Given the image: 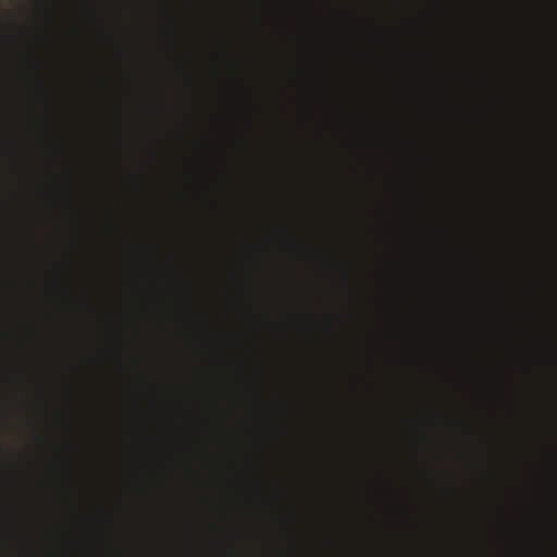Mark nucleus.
I'll use <instances>...</instances> for the list:
<instances>
[{
	"mask_svg": "<svg viewBox=\"0 0 557 557\" xmlns=\"http://www.w3.org/2000/svg\"><path fill=\"white\" fill-rule=\"evenodd\" d=\"M34 71H35V69H30V70H28V71L26 72V74H28V75H33V74H34Z\"/></svg>",
	"mask_w": 557,
	"mask_h": 557,
	"instance_id": "f03ea898",
	"label": "nucleus"
},
{
	"mask_svg": "<svg viewBox=\"0 0 557 557\" xmlns=\"http://www.w3.org/2000/svg\"><path fill=\"white\" fill-rule=\"evenodd\" d=\"M177 73L182 76H189L190 75V71L188 69H186L183 64H178L177 67Z\"/></svg>",
	"mask_w": 557,
	"mask_h": 557,
	"instance_id": "f257e3e1",
	"label": "nucleus"
}]
</instances>
